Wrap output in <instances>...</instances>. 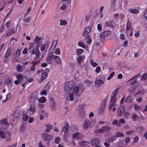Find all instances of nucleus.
I'll use <instances>...</instances> for the list:
<instances>
[{"label":"nucleus","mask_w":147,"mask_h":147,"mask_svg":"<svg viewBox=\"0 0 147 147\" xmlns=\"http://www.w3.org/2000/svg\"><path fill=\"white\" fill-rule=\"evenodd\" d=\"M95 86L96 87H99L101 84L104 83V82L101 80L97 79L95 82Z\"/></svg>","instance_id":"16"},{"label":"nucleus","mask_w":147,"mask_h":147,"mask_svg":"<svg viewBox=\"0 0 147 147\" xmlns=\"http://www.w3.org/2000/svg\"><path fill=\"white\" fill-rule=\"evenodd\" d=\"M139 118V116H137L135 113H133L131 117L132 120L134 121H136L138 120Z\"/></svg>","instance_id":"23"},{"label":"nucleus","mask_w":147,"mask_h":147,"mask_svg":"<svg viewBox=\"0 0 147 147\" xmlns=\"http://www.w3.org/2000/svg\"><path fill=\"white\" fill-rule=\"evenodd\" d=\"M38 99V98L36 96H32L31 97V101L33 102H35V100Z\"/></svg>","instance_id":"43"},{"label":"nucleus","mask_w":147,"mask_h":147,"mask_svg":"<svg viewBox=\"0 0 147 147\" xmlns=\"http://www.w3.org/2000/svg\"><path fill=\"white\" fill-rule=\"evenodd\" d=\"M74 86V84L73 81H71L67 82L64 86L65 92L69 93L72 90Z\"/></svg>","instance_id":"1"},{"label":"nucleus","mask_w":147,"mask_h":147,"mask_svg":"<svg viewBox=\"0 0 147 147\" xmlns=\"http://www.w3.org/2000/svg\"><path fill=\"white\" fill-rule=\"evenodd\" d=\"M69 123H65L62 129L63 131L65 133L67 132L69 130Z\"/></svg>","instance_id":"12"},{"label":"nucleus","mask_w":147,"mask_h":147,"mask_svg":"<svg viewBox=\"0 0 147 147\" xmlns=\"http://www.w3.org/2000/svg\"><path fill=\"white\" fill-rule=\"evenodd\" d=\"M0 122L1 123L4 124L5 126H8L9 125V124H8L7 121V119L6 118L2 119L1 121Z\"/></svg>","instance_id":"26"},{"label":"nucleus","mask_w":147,"mask_h":147,"mask_svg":"<svg viewBox=\"0 0 147 147\" xmlns=\"http://www.w3.org/2000/svg\"><path fill=\"white\" fill-rule=\"evenodd\" d=\"M115 136L109 138L108 140V141L109 142H113L114 140H115Z\"/></svg>","instance_id":"51"},{"label":"nucleus","mask_w":147,"mask_h":147,"mask_svg":"<svg viewBox=\"0 0 147 147\" xmlns=\"http://www.w3.org/2000/svg\"><path fill=\"white\" fill-rule=\"evenodd\" d=\"M53 53L52 52L49 53L47 58V62L51 64L52 62V58H53Z\"/></svg>","instance_id":"8"},{"label":"nucleus","mask_w":147,"mask_h":147,"mask_svg":"<svg viewBox=\"0 0 147 147\" xmlns=\"http://www.w3.org/2000/svg\"><path fill=\"white\" fill-rule=\"evenodd\" d=\"M28 116L26 115H23V119L24 121H26L28 120Z\"/></svg>","instance_id":"60"},{"label":"nucleus","mask_w":147,"mask_h":147,"mask_svg":"<svg viewBox=\"0 0 147 147\" xmlns=\"http://www.w3.org/2000/svg\"><path fill=\"white\" fill-rule=\"evenodd\" d=\"M60 24H59L60 26H64L67 23V22L65 20H63L62 19L60 20Z\"/></svg>","instance_id":"38"},{"label":"nucleus","mask_w":147,"mask_h":147,"mask_svg":"<svg viewBox=\"0 0 147 147\" xmlns=\"http://www.w3.org/2000/svg\"><path fill=\"white\" fill-rule=\"evenodd\" d=\"M115 75V72H112L110 76L108 77L107 80H110L114 75Z\"/></svg>","instance_id":"63"},{"label":"nucleus","mask_w":147,"mask_h":147,"mask_svg":"<svg viewBox=\"0 0 147 147\" xmlns=\"http://www.w3.org/2000/svg\"><path fill=\"white\" fill-rule=\"evenodd\" d=\"M31 19V17H29L28 18H25L24 20V22L25 23L29 22Z\"/></svg>","instance_id":"55"},{"label":"nucleus","mask_w":147,"mask_h":147,"mask_svg":"<svg viewBox=\"0 0 147 147\" xmlns=\"http://www.w3.org/2000/svg\"><path fill=\"white\" fill-rule=\"evenodd\" d=\"M131 22L129 21V20H128L127 21L126 28V31L127 33H128L129 32V30H133L131 26Z\"/></svg>","instance_id":"17"},{"label":"nucleus","mask_w":147,"mask_h":147,"mask_svg":"<svg viewBox=\"0 0 147 147\" xmlns=\"http://www.w3.org/2000/svg\"><path fill=\"white\" fill-rule=\"evenodd\" d=\"M112 124L113 125H116L117 127H119L121 125L120 123H119L118 121L116 120H114Z\"/></svg>","instance_id":"35"},{"label":"nucleus","mask_w":147,"mask_h":147,"mask_svg":"<svg viewBox=\"0 0 147 147\" xmlns=\"http://www.w3.org/2000/svg\"><path fill=\"white\" fill-rule=\"evenodd\" d=\"M38 100L39 102L41 103L45 102L47 100L45 97L44 96H42L39 99L38 98Z\"/></svg>","instance_id":"28"},{"label":"nucleus","mask_w":147,"mask_h":147,"mask_svg":"<svg viewBox=\"0 0 147 147\" xmlns=\"http://www.w3.org/2000/svg\"><path fill=\"white\" fill-rule=\"evenodd\" d=\"M46 48V45L45 44H43L41 47V50L42 51H44Z\"/></svg>","instance_id":"56"},{"label":"nucleus","mask_w":147,"mask_h":147,"mask_svg":"<svg viewBox=\"0 0 147 147\" xmlns=\"http://www.w3.org/2000/svg\"><path fill=\"white\" fill-rule=\"evenodd\" d=\"M83 137L82 134H79V133H76L73 135V138H75L76 140H79L82 139Z\"/></svg>","instance_id":"14"},{"label":"nucleus","mask_w":147,"mask_h":147,"mask_svg":"<svg viewBox=\"0 0 147 147\" xmlns=\"http://www.w3.org/2000/svg\"><path fill=\"white\" fill-rule=\"evenodd\" d=\"M84 50L82 49H78L77 50V53L78 55L81 54L83 51Z\"/></svg>","instance_id":"50"},{"label":"nucleus","mask_w":147,"mask_h":147,"mask_svg":"<svg viewBox=\"0 0 147 147\" xmlns=\"http://www.w3.org/2000/svg\"><path fill=\"white\" fill-rule=\"evenodd\" d=\"M79 113L80 115L82 117H84L85 115V111L82 109V107L79 109Z\"/></svg>","instance_id":"27"},{"label":"nucleus","mask_w":147,"mask_h":147,"mask_svg":"<svg viewBox=\"0 0 147 147\" xmlns=\"http://www.w3.org/2000/svg\"><path fill=\"white\" fill-rule=\"evenodd\" d=\"M105 36L101 34L100 36V39L101 42H103L105 40Z\"/></svg>","instance_id":"52"},{"label":"nucleus","mask_w":147,"mask_h":147,"mask_svg":"<svg viewBox=\"0 0 147 147\" xmlns=\"http://www.w3.org/2000/svg\"><path fill=\"white\" fill-rule=\"evenodd\" d=\"M84 57L85 56H81L78 58V62L79 64H81L82 61L84 59Z\"/></svg>","instance_id":"40"},{"label":"nucleus","mask_w":147,"mask_h":147,"mask_svg":"<svg viewBox=\"0 0 147 147\" xmlns=\"http://www.w3.org/2000/svg\"><path fill=\"white\" fill-rule=\"evenodd\" d=\"M90 36L89 35H88L86 37V39H87V42L88 44H90L92 42V40L90 38Z\"/></svg>","instance_id":"41"},{"label":"nucleus","mask_w":147,"mask_h":147,"mask_svg":"<svg viewBox=\"0 0 147 147\" xmlns=\"http://www.w3.org/2000/svg\"><path fill=\"white\" fill-rule=\"evenodd\" d=\"M144 130V128L143 127H139L137 128L136 130L138 132H142Z\"/></svg>","instance_id":"45"},{"label":"nucleus","mask_w":147,"mask_h":147,"mask_svg":"<svg viewBox=\"0 0 147 147\" xmlns=\"http://www.w3.org/2000/svg\"><path fill=\"white\" fill-rule=\"evenodd\" d=\"M41 136L43 139L45 141L51 140L53 138L52 135H49L46 133L42 134Z\"/></svg>","instance_id":"7"},{"label":"nucleus","mask_w":147,"mask_h":147,"mask_svg":"<svg viewBox=\"0 0 147 147\" xmlns=\"http://www.w3.org/2000/svg\"><path fill=\"white\" fill-rule=\"evenodd\" d=\"M12 52V50L11 48H8L7 50L4 57L3 61L4 62L6 63L8 61L9 57L11 54Z\"/></svg>","instance_id":"5"},{"label":"nucleus","mask_w":147,"mask_h":147,"mask_svg":"<svg viewBox=\"0 0 147 147\" xmlns=\"http://www.w3.org/2000/svg\"><path fill=\"white\" fill-rule=\"evenodd\" d=\"M106 105V99H103L101 102V106L105 107Z\"/></svg>","instance_id":"46"},{"label":"nucleus","mask_w":147,"mask_h":147,"mask_svg":"<svg viewBox=\"0 0 147 147\" xmlns=\"http://www.w3.org/2000/svg\"><path fill=\"white\" fill-rule=\"evenodd\" d=\"M125 111L124 107L123 106H121L119 108L117 109V116H121L123 113Z\"/></svg>","instance_id":"11"},{"label":"nucleus","mask_w":147,"mask_h":147,"mask_svg":"<svg viewBox=\"0 0 147 147\" xmlns=\"http://www.w3.org/2000/svg\"><path fill=\"white\" fill-rule=\"evenodd\" d=\"M100 143V140L98 138H96L92 139L90 142V144L92 146H96Z\"/></svg>","instance_id":"15"},{"label":"nucleus","mask_w":147,"mask_h":147,"mask_svg":"<svg viewBox=\"0 0 147 147\" xmlns=\"http://www.w3.org/2000/svg\"><path fill=\"white\" fill-rule=\"evenodd\" d=\"M23 114V112L22 110H16L13 113L14 117L16 118H19Z\"/></svg>","instance_id":"9"},{"label":"nucleus","mask_w":147,"mask_h":147,"mask_svg":"<svg viewBox=\"0 0 147 147\" xmlns=\"http://www.w3.org/2000/svg\"><path fill=\"white\" fill-rule=\"evenodd\" d=\"M41 40V38L38 37L37 36H35V38L34 39V41L36 44H38L40 42V41Z\"/></svg>","instance_id":"36"},{"label":"nucleus","mask_w":147,"mask_h":147,"mask_svg":"<svg viewBox=\"0 0 147 147\" xmlns=\"http://www.w3.org/2000/svg\"><path fill=\"white\" fill-rule=\"evenodd\" d=\"M57 44V40L54 41L53 43H52L51 47H54V48H55V47H56V46Z\"/></svg>","instance_id":"53"},{"label":"nucleus","mask_w":147,"mask_h":147,"mask_svg":"<svg viewBox=\"0 0 147 147\" xmlns=\"http://www.w3.org/2000/svg\"><path fill=\"white\" fill-rule=\"evenodd\" d=\"M91 31V28L88 26L85 28L84 32L82 34L83 36H84L85 35L89 33Z\"/></svg>","instance_id":"20"},{"label":"nucleus","mask_w":147,"mask_h":147,"mask_svg":"<svg viewBox=\"0 0 147 147\" xmlns=\"http://www.w3.org/2000/svg\"><path fill=\"white\" fill-rule=\"evenodd\" d=\"M90 125V122L88 120H86L83 124V128L85 130H86L89 127Z\"/></svg>","instance_id":"18"},{"label":"nucleus","mask_w":147,"mask_h":147,"mask_svg":"<svg viewBox=\"0 0 147 147\" xmlns=\"http://www.w3.org/2000/svg\"><path fill=\"white\" fill-rule=\"evenodd\" d=\"M119 91V89L118 88L115 89L113 92L111 96H115L117 95V93Z\"/></svg>","instance_id":"39"},{"label":"nucleus","mask_w":147,"mask_h":147,"mask_svg":"<svg viewBox=\"0 0 147 147\" xmlns=\"http://www.w3.org/2000/svg\"><path fill=\"white\" fill-rule=\"evenodd\" d=\"M133 98L131 96H128L125 99V102H129L132 101Z\"/></svg>","instance_id":"37"},{"label":"nucleus","mask_w":147,"mask_h":147,"mask_svg":"<svg viewBox=\"0 0 147 147\" xmlns=\"http://www.w3.org/2000/svg\"><path fill=\"white\" fill-rule=\"evenodd\" d=\"M15 32L16 31L14 30V28H12L9 29L8 32L6 33V36H8L9 35L15 33Z\"/></svg>","instance_id":"25"},{"label":"nucleus","mask_w":147,"mask_h":147,"mask_svg":"<svg viewBox=\"0 0 147 147\" xmlns=\"http://www.w3.org/2000/svg\"><path fill=\"white\" fill-rule=\"evenodd\" d=\"M114 25V22L113 21H111V22H109L107 21L105 23V26L107 27H113Z\"/></svg>","instance_id":"22"},{"label":"nucleus","mask_w":147,"mask_h":147,"mask_svg":"<svg viewBox=\"0 0 147 147\" xmlns=\"http://www.w3.org/2000/svg\"><path fill=\"white\" fill-rule=\"evenodd\" d=\"M83 91V90L80 86H76L73 89L74 93L76 96H80L82 93Z\"/></svg>","instance_id":"4"},{"label":"nucleus","mask_w":147,"mask_h":147,"mask_svg":"<svg viewBox=\"0 0 147 147\" xmlns=\"http://www.w3.org/2000/svg\"><path fill=\"white\" fill-rule=\"evenodd\" d=\"M27 77L26 76H24L22 78L20 82L21 83H26L27 81Z\"/></svg>","instance_id":"30"},{"label":"nucleus","mask_w":147,"mask_h":147,"mask_svg":"<svg viewBox=\"0 0 147 147\" xmlns=\"http://www.w3.org/2000/svg\"><path fill=\"white\" fill-rule=\"evenodd\" d=\"M111 34V32L110 30L105 31L102 33L105 36H108Z\"/></svg>","instance_id":"31"},{"label":"nucleus","mask_w":147,"mask_h":147,"mask_svg":"<svg viewBox=\"0 0 147 147\" xmlns=\"http://www.w3.org/2000/svg\"><path fill=\"white\" fill-rule=\"evenodd\" d=\"M128 11L129 12L132 13L134 14L137 13L139 12V10H138L132 9H129L128 10Z\"/></svg>","instance_id":"33"},{"label":"nucleus","mask_w":147,"mask_h":147,"mask_svg":"<svg viewBox=\"0 0 147 147\" xmlns=\"http://www.w3.org/2000/svg\"><path fill=\"white\" fill-rule=\"evenodd\" d=\"M31 53L33 54H36V57L35 60H40L42 57L43 55L39 53V51L37 48H36L35 49H34L32 50L31 51Z\"/></svg>","instance_id":"3"},{"label":"nucleus","mask_w":147,"mask_h":147,"mask_svg":"<svg viewBox=\"0 0 147 147\" xmlns=\"http://www.w3.org/2000/svg\"><path fill=\"white\" fill-rule=\"evenodd\" d=\"M85 83H87L88 84H87V86H90L91 85V82L90 81L88 80H86L85 81Z\"/></svg>","instance_id":"61"},{"label":"nucleus","mask_w":147,"mask_h":147,"mask_svg":"<svg viewBox=\"0 0 147 147\" xmlns=\"http://www.w3.org/2000/svg\"><path fill=\"white\" fill-rule=\"evenodd\" d=\"M145 93L144 90L143 89L139 90L137 92V93L135 94V96L138 94H144Z\"/></svg>","instance_id":"42"},{"label":"nucleus","mask_w":147,"mask_h":147,"mask_svg":"<svg viewBox=\"0 0 147 147\" xmlns=\"http://www.w3.org/2000/svg\"><path fill=\"white\" fill-rule=\"evenodd\" d=\"M117 98L115 96H111L110 101L111 103L115 104Z\"/></svg>","instance_id":"32"},{"label":"nucleus","mask_w":147,"mask_h":147,"mask_svg":"<svg viewBox=\"0 0 147 147\" xmlns=\"http://www.w3.org/2000/svg\"><path fill=\"white\" fill-rule=\"evenodd\" d=\"M26 126L24 124H22L20 127V131L22 132H24L26 129Z\"/></svg>","instance_id":"34"},{"label":"nucleus","mask_w":147,"mask_h":147,"mask_svg":"<svg viewBox=\"0 0 147 147\" xmlns=\"http://www.w3.org/2000/svg\"><path fill=\"white\" fill-rule=\"evenodd\" d=\"M50 106L52 110L54 109L55 107V102L54 99L52 98H50Z\"/></svg>","instance_id":"13"},{"label":"nucleus","mask_w":147,"mask_h":147,"mask_svg":"<svg viewBox=\"0 0 147 147\" xmlns=\"http://www.w3.org/2000/svg\"><path fill=\"white\" fill-rule=\"evenodd\" d=\"M45 126L47 127V128L45 130V131L46 132H49L50 130L53 128V126L50 124H47Z\"/></svg>","instance_id":"24"},{"label":"nucleus","mask_w":147,"mask_h":147,"mask_svg":"<svg viewBox=\"0 0 147 147\" xmlns=\"http://www.w3.org/2000/svg\"><path fill=\"white\" fill-rule=\"evenodd\" d=\"M74 96V93H71L69 94V96L70 98V100L71 101H72L73 100V97Z\"/></svg>","instance_id":"58"},{"label":"nucleus","mask_w":147,"mask_h":147,"mask_svg":"<svg viewBox=\"0 0 147 147\" xmlns=\"http://www.w3.org/2000/svg\"><path fill=\"white\" fill-rule=\"evenodd\" d=\"M53 58L55 59V61L57 63L61 65V60L60 57L54 55V56H53Z\"/></svg>","instance_id":"21"},{"label":"nucleus","mask_w":147,"mask_h":147,"mask_svg":"<svg viewBox=\"0 0 147 147\" xmlns=\"http://www.w3.org/2000/svg\"><path fill=\"white\" fill-rule=\"evenodd\" d=\"M147 78V74L144 73L141 77V80H145Z\"/></svg>","instance_id":"49"},{"label":"nucleus","mask_w":147,"mask_h":147,"mask_svg":"<svg viewBox=\"0 0 147 147\" xmlns=\"http://www.w3.org/2000/svg\"><path fill=\"white\" fill-rule=\"evenodd\" d=\"M111 129V127L108 126H105L95 130L94 132L96 134L104 133L109 131Z\"/></svg>","instance_id":"2"},{"label":"nucleus","mask_w":147,"mask_h":147,"mask_svg":"<svg viewBox=\"0 0 147 147\" xmlns=\"http://www.w3.org/2000/svg\"><path fill=\"white\" fill-rule=\"evenodd\" d=\"M17 71H22V68L21 66L20 65H18L16 67Z\"/></svg>","instance_id":"54"},{"label":"nucleus","mask_w":147,"mask_h":147,"mask_svg":"<svg viewBox=\"0 0 147 147\" xmlns=\"http://www.w3.org/2000/svg\"><path fill=\"white\" fill-rule=\"evenodd\" d=\"M116 105V104H114V103H111L110 105L108 107V109L109 110H111L112 107L113 106H115Z\"/></svg>","instance_id":"62"},{"label":"nucleus","mask_w":147,"mask_h":147,"mask_svg":"<svg viewBox=\"0 0 147 147\" xmlns=\"http://www.w3.org/2000/svg\"><path fill=\"white\" fill-rule=\"evenodd\" d=\"M6 83L8 85L11 84V80L10 79H7L6 80Z\"/></svg>","instance_id":"64"},{"label":"nucleus","mask_w":147,"mask_h":147,"mask_svg":"<svg viewBox=\"0 0 147 147\" xmlns=\"http://www.w3.org/2000/svg\"><path fill=\"white\" fill-rule=\"evenodd\" d=\"M6 137V134L5 132L0 131V138L4 139Z\"/></svg>","instance_id":"29"},{"label":"nucleus","mask_w":147,"mask_h":147,"mask_svg":"<svg viewBox=\"0 0 147 147\" xmlns=\"http://www.w3.org/2000/svg\"><path fill=\"white\" fill-rule=\"evenodd\" d=\"M129 114V112H125L124 115V117L125 119H127Z\"/></svg>","instance_id":"59"},{"label":"nucleus","mask_w":147,"mask_h":147,"mask_svg":"<svg viewBox=\"0 0 147 147\" xmlns=\"http://www.w3.org/2000/svg\"><path fill=\"white\" fill-rule=\"evenodd\" d=\"M40 62V60H35V61H32L31 63L32 64V65L30 68V71H35L36 69L35 65L39 63Z\"/></svg>","instance_id":"10"},{"label":"nucleus","mask_w":147,"mask_h":147,"mask_svg":"<svg viewBox=\"0 0 147 147\" xmlns=\"http://www.w3.org/2000/svg\"><path fill=\"white\" fill-rule=\"evenodd\" d=\"M36 111L35 106L34 104L31 105L30 107L28 110V115H32Z\"/></svg>","instance_id":"6"},{"label":"nucleus","mask_w":147,"mask_h":147,"mask_svg":"<svg viewBox=\"0 0 147 147\" xmlns=\"http://www.w3.org/2000/svg\"><path fill=\"white\" fill-rule=\"evenodd\" d=\"M136 88L133 86L130 87L128 90V92L130 93H132L135 90Z\"/></svg>","instance_id":"44"},{"label":"nucleus","mask_w":147,"mask_h":147,"mask_svg":"<svg viewBox=\"0 0 147 147\" xmlns=\"http://www.w3.org/2000/svg\"><path fill=\"white\" fill-rule=\"evenodd\" d=\"M90 62L91 65L93 67H94L98 65L97 63L94 62L93 60L92 59L90 60Z\"/></svg>","instance_id":"48"},{"label":"nucleus","mask_w":147,"mask_h":147,"mask_svg":"<svg viewBox=\"0 0 147 147\" xmlns=\"http://www.w3.org/2000/svg\"><path fill=\"white\" fill-rule=\"evenodd\" d=\"M55 54L58 55H60V51L59 48H57L55 51Z\"/></svg>","instance_id":"57"},{"label":"nucleus","mask_w":147,"mask_h":147,"mask_svg":"<svg viewBox=\"0 0 147 147\" xmlns=\"http://www.w3.org/2000/svg\"><path fill=\"white\" fill-rule=\"evenodd\" d=\"M47 74L46 72H45L42 73L41 76V78L40 80H38V81L40 82V83L46 79L47 77Z\"/></svg>","instance_id":"19"},{"label":"nucleus","mask_w":147,"mask_h":147,"mask_svg":"<svg viewBox=\"0 0 147 147\" xmlns=\"http://www.w3.org/2000/svg\"><path fill=\"white\" fill-rule=\"evenodd\" d=\"M124 136V134L122 133L121 132H118L117 133L115 136V137H123Z\"/></svg>","instance_id":"47"}]
</instances>
